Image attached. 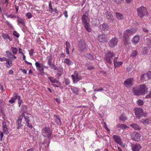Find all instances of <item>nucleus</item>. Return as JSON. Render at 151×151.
I'll use <instances>...</instances> for the list:
<instances>
[{
  "instance_id": "nucleus-24",
  "label": "nucleus",
  "mask_w": 151,
  "mask_h": 151,
  "mask_svg": "<svg viewBox=\"0 0 151 151\" xmlns=\"http://www.w3.org/2000/svg\"><path fill=\"white\" fill-rule=\"evenodd\" d=\"M108 27L107 24H103L100 26V29L102 30H107Z\"/></svg>"
},
{
  "instance_id": "nucleus-32",
  "label": "nucleus",
  "mask_w": 151,
  "mask_h": 151,
  "mask_svg": "<svg viewBox=\"0 0 151 151\" xmlns=\"http://www.w3.org/2000/svg\"><path fill=\"white\" fill-rule=\"evenodd\" d=\"M127 118L126 115L124 114H122L120 116L119 120L121 121H124L127 120Z\"/></svg>"
},
{
  "instance_id": "nucleus-33",
  "label": "nucleus",
  "mask_w": 151,
  "mask_h": 151,
  "mask_svg": "<svg viewBox=\"0 0 151 151\" xmlns=\"http://www.w3.org/2000/svg\"><path fill=\"white\" fill-rule=\"evenodd\" d=\"M116 15L117 19L119 20H122L123 19V15L117 12L116 13Z\"/></svg>"
},
{
  "instance_id": "nucleus-39",
  "label": "nucleus",
  "mask_w": 151,
  "mask_h": 151,
  "mask_svg": "<svg viewBox=\"0 0 151 151\" xmlns=\"http://www.w3.org/2000/svg\"><path fill=\"white\" fill-rule=\"evenodd\" d=\"M14 55L10 52V62H12L16 58V57Z\"/></svg>"
},
{
  "instance_id": "nucleus-41",
  "label": "nucleus",
  "mask_w": 151,
  "mask_h": 151,
  "mask_svg": "<svg viewBox=\"0 0 151 151\" xmlns=\"http://www.w3.org/2000/svg\"><path fill=\"white\" fill-rule=\"evenodd\" d=\"M17 99L18 100V104L19 105V106L20 107L21 104L22 102V99H21V97L20 96H18L17 97Z\"/></svg>"
},
{
  "instance_id": "nucleus-47",
  "label": "nucleus",
  "mask_w": 151,
  "mask_h": 151,
  "mask_svg": "<svg viewBox=\"0 0 151 151\" xmlns=\"http://www.w3.org/2000/svg\"><path fill=\"white\" fill-rule=\"evenodd\" d=\"M22 110L23 112H25L27 110V107L26 106L23 105L22 106Z\"/></svg>"
},
{
  "instance_id": "nucleus-64",
  "label": "nucleus",
  "mask_w": 151,
  "mask_h": 151,
  "mask_svg": "<svg viewBox=\"0 0 151 151\" xmlns=\"http://www.w3.org/2000/svg\"><path fill=\"white\" fill-rule=\"evenodd\" d=\"M16 18V16L15 15H13L12 14H10V18Z\"/></svg>"
},
{
  "instance_id": "nucleus-54",
  "label": "nucleus",
  "mask_w": 151,
  "mask_h": 151,
  "mask_svg": "<svg viewBox=\"0 0 151 151\" xmlns=\"http://www.w3.org/2000/svg\"><path fill=\"white\" fill-rule=\"evenodd\" d=\"M57 70H58V71L61 73L63 71V69L62 67H60L59 68H57Z\"/></svg>"
},
{
  "instance_id": "nucleus-59",
  "label": "nucleus",
  "mask_w": 151,
  "mask_h": 151,
  "mask_svg": "<svg viewBox=\"0 0 151 151\" xmlns=\"http://www.w3.org/2000/svg\"><path fill=\"white\" fill-rule=\"evenodd\" d=\"M33 52H34V50H33L32 49L30 50L29 51V54L30 56H32L33 54Z\"/></svg>"
},
{
  "instance_id": "nucleus-42",
  "label": "nucleus",
  "mask_w": 151,
  "mask_h": 151,
  "mask_svg": "<svg viewBox=\"0 0 151 151\" xmlns=\"http://www.w3.org/2000/svg\"><path fill=\"white\" fill-rule=\"evenodd\" d=\"M147 76V78L148 79H151V71L147 73H145V75H144L142 76Z\"/></svg>"
},
{
  "instance_id": "nucleus-34",
  "label": "nucleus",
  "mask_w": 151,
  "mask_h": 151,
  "mask_svg": "<svg viewBox=\"0 0 151 151\" xmlns=\"http://www.w3.org/2000/svg\"><path fill=\"white\" fill-rule=\"evenodd\" d=\"M117 128H120L122 129H125L127 127L124 124H118L116 125Z\"/></svg>"
},
{
  "instance_id": "nucleus-28",
  "label": "nucleus",
  "mask_w": 151,
  "mask_h": 151,
  "mask_svg": "<svg viewBox=\"0 0 151 151\" xmlns=\"http://www.w3.org/2000/svg\"><path fill=\"white\" fill-rule=\"evenodd\" d=\"M83 25L84 27L88 32H91L92 29L90 27V25L89 23L85 24Z\"/></svg>"
},
{
  "instance_id": "nucleus-10",
  "label": "nucleus",
  "mask_w": 151,
  "mask_h": 151,
  "mask_svg": "<svg viewBox=\"0 0 151 151\" xmlns=\"http://www.w3.org/2000/svg\"><path fill=\"white\" fill-rule=\"evenodd\" d=\"M78 46L81 51L83 52L86 48V45L84 41L81 40L79 41Z\"/></svg>"
},
{
  "instance_id": "nucleus-5",
  "label": "nucleus",
  "mask_w": 151,
  "mask_h": 151,
  "mask_svg": "<svg viewBox=\"0 0 151 151\" xmlns=\"http://www.w3.org/2000/svg\"><path fill=\"white\" fill-rule=\"evenodd\" d=\"M6 54L5 55V57L0 58V61H6L4 63L8 68L9 66V52L8 50L6 51Z\"/></svg>"
},
{
  "instance_id": "nucleus-26",
  "label": "nucleus",
  "mask_w": 151,
  "mask_h": 151,
  "mask_svg": "<svg viewBox=\"0 0 151 151\" xmlns=\"http://www.w3.org/2000/svg\"><path fill=\"white\" fill-rule=\"evenodd\" d=\"M150 120L148 119H142L140 121L141 123L146 125L149 124L150 123Z\"/></svg>"
},
{
  "instance_id": "nucleus-20",
  "label": "nucleus",
  "mask_w": 151,
  "mask_h": 151,
  "mask_svg": "<svg viewBox=\"0 0 151 151\" xmlns=\"http://www.w3.org/2000/svg\"><path fill=\"white\" fill-rule=\"evenodd\" d=\"M140 37L138 35H135L132 39V42L134 44H137L139 42Z\"/></svg>"
},
{
  "instance_id": "nucleus-8",
  "label": "nucleus",
  "mask_w": 151,
  "mask_h": 151,
  "mask_svg": "<svg viewBox=\"0 0 151 151\" xmlns=\"http://www.w3.org/2000/svg\"><path fill=\"white\" fill-rule=\"evenodd\" d=\"M73 82H77L78 81L81 80L82 78L79 75L77 72L75 71L74 74L71 76Z\"/></svg>"
},
{
  "instance_id": "nucleus-36",
  "label": "nucleus",
  "mask_w": 151,
  "mask_h": 151,
  "mask_svg": "<svg viewBox=\"0 0 151 151\" xmlns=\"http://www.w3.org/2000/svg\"><path fill=\"white\" fill-rule=\"evenodd\" d=\"M124 44L126 45L129 43V38L124 37Z\"/></svg>"
},
{
  "instance_id": "nucleus-62",
  "label": "nucleus",
  "mask_w": 151,
  "mask_h": 151,
  "mask_svg": "<svg viewBox=\"0 0 151 151\" xmlns=\"http://www.w3.org/2000/svg\"><path fill=\"white\" fill-rule=\"evenodd\" d=\"M64 15L65 17L66 18H67L68 17V12L67 11H65L64 12Z\"/></svg>"
},
{
  "instance_id": "nucleus-12",
  "label": "nucleus",
  "mask_w": 151,
  "mask_h": 151,
  "mask_svg": "<svg viewBox=\"0 0 151 151\" xmlns=\"http://www.w3.org/2000/svg\"><path fill=\"white\" fill-rule=\"evenodd\" d=\"M118 42V40L115 37L112 38L109 42V44L110 47H112L116 46Z\"/></svg>"
},
{
  "instance_id": "nucleus-35",
  "label": "nucleus",
  "mask_w": 151,
  "mask_h": 151,
  "mask_svg": "<svg viewBox=\"0 0 151 151\" xmlns=\"http://www.w3.org/2000/svg\"><path fill=\"white\" fill-rule=\"evenodd\" d=\"M18 96L16 94H15L14 96L13 97H12L11 99L10 100V103L11 104H13L14 103L15 101L17 99V97H18Z\"/></svg>"
},
{
  "instance_id": "nucleus-9",
  "label": "nucleus",
  "mask_w": 151,
  "mask_h": 151,
  "mask_svg": "<svg viewBox=\"0 0 151 151\" xmlns=\"http://www.w3.org/2000/svg\"><path fill=\"white\" fill-rule=\"evenodd\" d=\"M88 15V13L85 12L82 16L81 20L83 25L89 23L90 19Z\"/></svg>"
},
{
  "instance_id": "nucleus-19",
  "label": "nucleus",
  "mask_w": 151,
  "mask_h": 151,
  "mask_svg": "<svg viewBox=\"0 0 151 151\" xmlns=\"http://www.w3.org/2000/svg\"><path fill=\"white\" fill-rule=\"evenodd\" d=\"M35 65L37 67V68L40 72L42 73L43 72L44 69L42 66L41 64L36 62Z\"/></svg>"
},
{
  "instance_id": "nucleus-52",
  "label": "nucleus",
  "mask_w": 151,
  "mask_h": 151,
  "mask_svg": "<svg viewBox=\"0 0 151 151\" xmlns=\"http://www.w3.org/2000/svg\"><path fill=\"white\" fill-rule=\"evenodd\" d=\"M49 9L50 10H51V12H52L53 11V9L52 7V5L50 2L49 4Z\"/></svg>"
},
{
  "instance_id": "nucleus-21",
  "label": "nucleus",
  "mask_w": 151,
  "mask_h": 151,
  "mask_svg": "<svg viewBox=\"0 0 151 151\" xmlns=\"http://www.w3.org/2000/svg\"><path fill=\"white\" fill-rule=\"evenodd\" d=\"M106 18L109 21H111L113 19V17L111 13L109 12H107L106 13Z\"/></svg>"
},
{
  "instance_id": "nucleus-57",
  "label": "nucleus",
  "mask_w": 151,
  "mask_h": 151,
  "mask_svg": "<svg viewBox=\"0 0 151 151\" xmlns=\"http://www.w3.org/2000/svg\"><path fill=\"white\" fill-rule=\"evenodd\" d=\"M27 126L29 128L32 129V124L30 123H29V122L27 123Z\"/></svg>"
},
{
  "instance_id": "nucleus-14",
  "label": "nucleus",
  "mask_w": 151,
  "mask_h": 151,
  "mask_svg": "<svg viewBox=\"0 0 151 151\" xmlns=\"http://www.w3.org/2000/svg\"><path fill=\"white\" fill-rule=\"evenodd\" d=\"M133 81V79L128 78L124 81V85L127 87H130L132 86V82Z\"/></svg>"
},
{
  "instance_id": "nucleus-61",
  "label": "nucleus",
  "mask_w": 151,
  "mask_h": 151,
  "mask_svg": "<svg viewBox=\"0 0 151 151\" xmlns=\"http://www.w3.org/2000/svg\"><path fill=\"white\" fill-rule=\"evenodd\" d=\"M51 68L54 70H57V68L54 64H53Z\"/></svg>"
},
{
  "instance_id": "nucleus-49",
  "label": "nucleus",
  "mask_w": 151,
  "mask_h": 151,
  "mask_svg": "<svg viewBox=\"0 0 151 151\" xmlns=\"http://www.w3.org/2000/svg\"><path fill=\"white\" fill-rule=\"evenodd\" d=\"M52 56L51 55H50L49 57H48V61L47 63H52Z\"/></svg>"
},
{
  "instance_id": "nucleus-30",
  "label": "nucleus",
  "mask_w": 151,
  "mask_h": 151,
  "mask_svg": "<svg viewBox=\"0 0 151 151\" xmlns=\"http://www.w3.org/2000/svg\"><path fill=\"white\" fill-rule=\"evenodd\" d=\"M64 63L68 65H72L73 63V62L68 58L65 59L64 60Z\"/></svg>"
},
{
  "instance_id": "nucleus-46",
  "label": "nucleus",
  "mask_w": 151,
  "mask_h": 151,
  "mask_svg": "<svg viewBox=\"0 0 151 151\" xmlns=\"http://www.w3.org/2000/svg\"><path fill=\"white\" fill-rule=\"evenodd\" d=\"M137 54V52L136 51H134L132 52L131 54V56L132 57H135Z\"/></svg>"
},
{
  "instance_id": "nucleus-18",
  "label": "nucleus",
  "mask_w": 151,
  "mask_h": 151,
  "mask_svg": "<svg viewBox=\"0 0 151 151\" xmlns=\"http://www.w3.org/2000/svg\"><path fill=\"white\" fill-rule=\"evenodd\" d=\"M132 151H139L141 148V145L139 144H137L132 145Z\"/></svg>"
},
{
  "instance_id": "nucleus-25",
  "label": "nucleus",
  "mask_w": 151,
  "mask_h": 151,
  "mask_svg": "<svg viewBox=\"0 0 151 151\" xmlns=\"http://www.w3.org/2000/svg\"><path fill=\"white\" fill-rule=\"evenodd\" d=\"M70 88L71 90L74 93L76 94H78V92L79 90L77 88L72 86H70Z\"/></svg>"
},
{
  "instance_id": "nucleus-43",
  "label": "nucleus",
  "mask_w": 151,
  "mask_h": 151,
  "mask_svg": "<svg viewBox=\"0 0 151 151\" xmlns=\"http://www.w3.org/2000/svg\"><path fill=\"white\" fill-rule=\"evenodd\" d=\"M137 103L139 106H142L144 104L143 101L141 100H138L137 101Z\"/></svg>"
},
{
  "instance_id": "nucleus-58",
  "label": "nucleus",
  "mask_w": 151,
  "mask_h": 151,
  "mask_svg": "<svg viewBox=\"0 0 151 151\" xmlns=\"http://www.w3.org/2000/svg\"><path fill=\"white\" fill-rule=\"evenodd\" d=\"M94 67L93 65H90L87 67V68L89 70H92L93 69Z\"/></svg>"
},
{
  "instance_id": "nucleus-56",
  "label": "nucleus",
  "mask_w": 151,
  "mask_h": 151,
  "mask_svg": "<svg viewBox=\"0 0 151 151\" xmlns=\"http://www.w3.org/2000/svg\"><path fill=\"white\" fill-rule=\"evenodd\" d=\"M146 98H151V91L146 96Z\"/></svg>"
},
{
  "instance_id": "nucleus-45",
  "label": "nucleus",
  "mask_w": 151,
  "mask_h": 151,
  "mask_svg": "<svg viewBox=\"0 0 151 151\" xmlns=\"http://www.w3.org/2000/svg\"><path fill=\"white\" fill-rule=\"evenodd\" d=\"M13 35L17 38H18L19 36V34L16 31L13 32Z\"/></svg>"
},
{
  "instance_id": "nucleus-31",
  "label": "nucleus",
  "mask_w": 151,
  "mask_h": 151,
  "mask_svg": "<svg viewBox=\"0 0 151 151\" xmlns=\"http://www.w3.org/2000/svg\"><path fill=\"white\" fill-rule=\"evenodd\" d=\"M49 78L51 82L57 83L59 85H60V83L57 80L54 78L50 77Z\"/></svg>"
},
{
  "instance_id": "nucleus-23",
  "label": "nucleus",
  "mask_w": 151,
  "mask_h": 151,
  "mask_svg": "<svg viewBox=\"0 0 151 151\" xmlns=\"http://www.w3.org/2000/svg\"><path fill=\"white\" fill-rule=\"evenodd\" d=\"M91 24L93 26H95L99 24V22L98 19L96 18L92 19Z\"/></svg>"
},
{
  "instance_id": "nucleus-4",
  "label": "nucleus",
  "mask_w": 151,
  "mask_h": 151,
  "mask_svg": "<svg viewBox=\"0 0 151 151\" xmlns=\"http://www.w3.org/2000/svg\"><path fill=\"white\" fill-rule=\"evenodd\" d=\"M42 134L43 137L49 139L52 134V131L49 127H45L42 129Z\"/></svg>"
},
{
  "instance_id": "nucleus-11",
  "label": "nucleus",
  "mask_w": 151,
  "mask_h": 151,
  "mask_svg": "<svg viewBox=\"0 0 151 151\" xmlns=\"http://www.w3.org/2000/svg\"><path fill=\"white\" fill-rule=\"evenodd\" d=\"M131 136L132 139L135 141H138L140 137V134L137 132H134L132 133Z\"/></svg>"
},
{
  "instance_id": "nucleus-3",
  "label": "nucleus",
  "mask_w": 151,
  "mask_h": 151,
  "mask_svg": "<svg viewBox=\"0 0 151 151\" xmlns=\"http://www.w3.org/2000/svg\"><path fill=\"white\" fill-rule=\"evenodd\" d=\"M138 15L141 18L147 14V11L145 7L142 6L137 9Z\"/></svg>"
},
{
  "instance_id": "nucleus-7",
  "label": "nucleus",
  "mask_w": 151,
  "mask_h": 151,
  "mask_svg": "<svg viewBox=\"0 0 151 151\" xmlns=\"http://www.w3.org/2000/svg\"><path fill=\"white\" fill-rule=\"evenodd\" d=\"M24 116V114L23 113L18 118L17 122L18 125L17 128L18 129L23 125L24 124V122L22 121V120Z\"/></svg>"
},
{
  "instance_id": "nucleus-37",
  "label": "nucleus",
  "mask_w": 151,
  "mask_h": 151,
  "mask_svg": "<svg viewBox=\"0 0 151 151\" xmlns=\"http://www.w3.org/2000/svg\"><path fill=\"white\" fill-rule=\"evenodd\" d=\"M17 21L19 23L22 24H24V22L22 18L19 17H17Z\"/></svg>"
},
{
  "instance_id": "nucleus-2",
  "label": "nucleus",
  "mask_w": 151,
  "mask_h": 151,
  "mask_svg": "<svg viewBox=\"0 0 151 151\" xmlns=\"http://www.w3.org/2000/svg\"><path fill=\"white\" fill-rule=\"evenodd\" d=\"M135 114L137 119H140L147 116V113L144 112L141 108H136L134 109Z\"/></svg>"
},
{
  "instance_id": "nucleus-27",
  "label": "nucleus",
  "mask_w": 151,
  "mask_h": 151,
  "mask_svg": "<svg viewBox=\"0 0 151 151\" xmlns=\"http://www.w3.org/2000/svg\"><path fill=\"white\" fill-rule=\"evenodd\" d=\"M54 118L55 120V122L58 125H60L61 124V122L60 121L59 116L54 115Z\"/></svg>"
},
{
  "instance_id": "nucleus-22",
  "label": "nucleus",
  "mask_w": 151,
  "mask_h": 151,
  "mask_svg": "<svg viewBox=\"0 0 151 151\" xmlns=\"http://www.w3.org/2000/svg\"><path fill=\"white\" fill-rule=\"evenodd\" d=\"M3 129L4 132L5 134H7L9 133L8 129L7 127V126L5 124V122H3Z\"/></svg>"
},
{
  "instance_id": "nucleus-40",
  "label": "nucleus",
  "mask_w": 151,
  "mask_h": 151,
  "mask_svg": "<svg viewBox=\"0 0 151 151\" xmlns=\"http://www.w3.org/2000/svg\"><path fill=\"white\" fill-rule=\"evenodd\" d=\"M11 48L12 50V52L13 54H17L18 51V49L17 48L14 47H11Z\"/></svg>"
},
{
  "instance_id": "nucleus-53",
  "label": "nucleus",
  "mask_w": 151,
  "mask_h": 151,
  "mask_svg": "<svg viewBox=\"0 0 151 151\" xmlns=\"http://www.w3.org/2000/svg\"><path fill=\"white\" fill-rule=\"evenodd\" d=\"M2 37L4 39H6L8 38V39H9V37L8 35H7L6 34H3L2 35Z\"/></svg>"
},
{
  "instance_id": "nucleus-29",
  "label": "nucleus",
  "mask_w": 151,
  "mask_h": 151,
  "mask_svg": "<svg viewBox=\"0 0 151 151\" xmlns=\"http://www.w3.org/2000/svg\"><path fill=\"white\" fill-rule=\"evenodd\" d=\"M130 126L134 129L137 130H139L141 128L138 124H130Z\"/></svg>"
},
{
  "instance_id": "nucleus-48",
  "label": "nucleus",
  "mask_w": 151,
  "mask_h": 151,
  "mask_svg": "<svg viewBox=\"0 0 151 151\" xmlns=\"http://www.w3.org/2000/svg\"><path fill=\"white\" fill-rule=\"evenodd\" d=\"M65 45H66V49H70V44L68 41L66 42Z\"/></svg>"
},
{
  "instance_id": "nucleus-1",
  "label": "nucleus",
  "mask_w": 151,
  "mask_h": 151,
  "mask_svg": "<svg viewBox=\"0 0 151 151\" xmlns=\"http://www.w3.org/2000/svg\"><path fill=\"white\" fill-rule=\"evenodd\" d=\"M147 88L145 84H142L133 88L132 91L134 94L136 95L143 94L147 91Z\"/></svg>"
},
{
  "instance_id": "nucleus-38",
  "label": "nucleus",
  "mask_w": 151,
  "mask_h": 151,
  "mask_svg": "<svg viewBox=\"0 0 151 151\" xmlns=\"http://www.w3.org/2000/svg\"><path fill=\"white\" fill-rule=\"evenodd\" d=\"M86 57L88 59L91 60H93L94 59L93 55L90 54H87L86 55Z\"/></svg>"
},
{
  "instance_id": "nucleus-51",
  "label": "nucleus",
  "mask_w": 151,
  "mask_h": 151,
  "mask_svg": "<svg viewBox=\"0 0 151 151\" xmlns=\"http://www.w3.org/2000/svg\"><path fill=\"white\" fill-rule=\"evenodd\" d=\"M24 119L25 120V121L26 122V123L29 122V118L28 116H25L24 115Z\"/></svg>"
},
{
  "instance_id": "nucleus-63",
  "label": "nucleus",
  "mask_w": 151,
  "mask_h": 151,
  "mask_svg": "<svg viewBox=\"0 0 151 151\" xmlns=\"http://www.w3.org/2000/svg\"><path fill=\"white\" fill-rule=\"evenodd\" d=\"M65 84L66 85H67L69 84L70 83V81L68 80H66L65 81Z\"/></svg>"
},
{
  "instance_id": "nucleus-15",
  "label": "nucleus",
  "mask_w": 151,
  "mask_h": 151,
  "mask_svg": "<svg viewBox=\"0 0 151 151\" xmlns=\"http://www.w3.org/2000/svg\"><path fill=\"white\" fill-rule=\"evenodd\" d=\"M113 138L114 141L117 144L120 145H121L122 144V139L119 136L117 135H113Z\"/></svg>"
},
{
  "instance_id": "nucleus-13",
  "label": "nucleus",
  "mask_w": 151,
  "mask_h": 151,
  "mask_svg": "<svg viewBox=\"0 0 151 151\" xmlns=\"http://www.w3.org/2000/svg\"><path fill=\"white\" fill-rule=\"evenodd\" d=\"M98 39L99 41L101 42L104 43L107 41V37L105 34H101L99 35Z\"/></svg>"
},
{
  "instance_id": "nucleus-44",
  "label": "nucleus",
  "mask_w": 151,
  "mask_h": 151,
  "mask_svg": "<svg viewBox=\"0 0 151 151\" xmlns=\"http://www.w3.org/2000/svg\"><path fill=\"white\" fill-rule=\"evenodd\" d=\"M144 75H145V74H142L141 76V79L142 81H146L147 79V76H142Z\"/></svg>"
},
{
  "instance_id": "nucleus-17",
  "label": "nucleus",
  "mask_w": 151,
  "mask_h": 151,
  "mask_svg": "<svg viewBox=\"0 0 151 151\" xmlns=\"http://www.w3.org/2000/svg\"><path fill=\"white\" fill-rule=\"evenodd\" d=\"M118 59V57H115L113 60L114 67L115 68L118 67L121 65L123 62L122 61H117Z\"/></svg>"
},
{
  "instance_id": "nucleus-50",
  "label": "nucleus",
  "mask_w": 151,
  "mask_h": 151,
  "mask_svg": "<svg viewBox=\"0 0 151 151\" xmlns=\"http://www.w3.org/2000/svg\"><path fill=\"white\" fill-rule=\"evenodd\" d=\"M26 16L27 17L28 19H30L32 17V14L29 12L27 13L26 14Z\"/></svg>"
},
{
  "instance_id": "nucleus-55",
  "label": "nucleus",
  "mask_w": 151,
  "mask_h": 151,
  "mask_svg": "<svg viewBox=\"0 0 151 151\" xmlns=\"http://www.w3.org/2000/svg\"><path fill=\"white\" fill-rule=\"evenodd\" d=\"M104 127L105 129L106 130L109 132L110 131V130L108 128V127H107V126H106V123L105 122L104 123Z\"/></svg>"
},
{
  "instance_id": "nucleus-6",
  "label": "nucleus",
  "mask_w": 151,
  "mask_h": 151,
  "mask_svg": "<svg viewBox=\"0 0 151 151\" xmlns=\"http://www.w3.org/2000/svg\"><path fill=\"white\" fill-rule=\"evenodd\" d=\"M114 55H115L113 52H111L110 51H108L106 54L105 60L108 63L111 64L112 63L111 60Z\"/></svg>"
},
{
  "instance_id": "nucleus-16",
  "label": "nucleus",
  "mask_w": 151,
  "mask_h": 151,
  "mask_svg": "<svg viewBox=\"0 0 151 151\" xmlns=\"http://www.w3.org/2000/svg\"><path fill=\"white\" fill-rule=\"evenodd\" d=\"M136 31V30L134 31H133L131 30L127 29L124 32L123 37H129V36L132 35L133 33L135 32Z\"/></svg>"
},
{
  "instance_id": "nucleus-60",
  "label": "nucleus",
  "mask_w": 151,
  "mask_h": 151,
  "mask_svg": "<svg viewBox=\"0 0 151 151\" xmlns=\"http://www.w3.org/2000/svg\"><path fill=\"white\" fill-rule=\"evenodd\" d=\"M3 136V133L2 132H0V141H1L2 140V137Z\"/></svg>"
}]
</instances>
